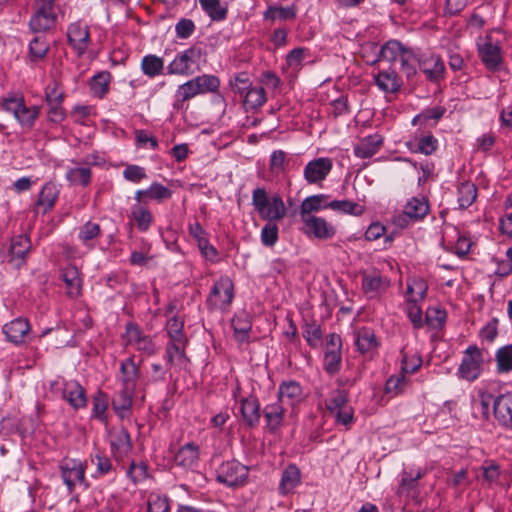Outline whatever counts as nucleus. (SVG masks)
<instances>
[{
    "label": "nucleus",
    "instance_id": "nucleus-1",
    "mask_svg": "<svg viewBox=\"0 0 512 512\" xmlns=\"http://www.w3.org/2000/svg\"><path fill=\"white\" fill-rule=\"evenodd\" d=\"M252 205L262 220L267 221L261 230V242L266 247L274 246L279 239L276 221L286 215V207L279 194L269 198L265 188H256L252 192Z\"/></svg>",
    "mask_w": 512,
    "mask_h": 512
},
{
    "label": "nucleus",
    "instance_id": "nucleus-2",
    "mask_svg": "<svg viewBox=\"0 0 512 512\" xmlns=\"http://www.w3.org/2000/svg\"><path fill=\"white\" fill-rule=\"evenodd\" d=\"M1 108L7 113L13 114L19 125L25 129H32L40 115V106L28 107L25 98L20 92H9L1 101Z\"/></svg>",
    "mask_w": 512,
    "mask_h": 512
},
{
    "label": "nucleus",
    "instance_id": "nucleus-3",
    "mask_svg": "<svg viewBox=\"0 0 512 512\" xmlns=\"http://www.w3.org/2000/svg\"><path fill=\"white\" fill-rule=\"evenodd\" d=\"M484 354L476 345L468 346L463 352V358L457 370L458 378L473 382L480 377L483 371Z\"/></svg>",
    "mask_w": 512,
    "mask_h": 512
},
{
    "label": "nucleus",
    "instance_id": "nucleus-4",
    "mask_svg": "<svg viewBox=\"0 0 512 512\" xmlns=\"http://www.w3.org/2000/svg\"><path fill=\"white\" fill-rule=\"evenodd\" d=\"M202 57V49L197 46H191L188 49L179 52L173 61L167 66L169 75L189 76L195 72L194 66L199 69V61Z\"/></svg>",
    "mask_w": 512,
    "mask_h": 512
},
{
    "label": "nucleus",
    "instance_id": "nucleus-5",
    "mask_svg": "<svg viewBox=\"0 0 512 512\" xmlns=\"http://www.w3.org/2000/svg\"><path fill=\"white\" fill-rule=\"evenodd\" d=\"M216 480L227 487H238L246 483L249 468L237 460L222 462L216 469Z\"/></svg>",
    "mask_w": 512,
    "mask_h": 512
},
{
    "label": "nucleus",
    "instance_id": "nucleus-6",
    "mask_svg": "<svg viewBox=\"0 0 512 512\" xmlns=\"http://www.w3.org/2000/svg\"><path fill=\"white\" fill-rule=\"evenodd\" d=\"M54 3L55 0H35V12L29 21L32 32H46L54 27L57 21Z\"/></svg>",
    "mask_w": 512,
    "mask_h": 512
},
{
    "label": "nucleus",
    "instance_id": "nucleus-7",
    "mask_svg": "<svg viewBox=\"0 0 512 512\" xmlns=\"http://www.w3.org/2000/svg\"><path fill=\"white\" fill-rule=\"evenodd\" d=\"M233 299L234 283L229 276L223 275L214 283L208 296L207 304L213 309L225 310L230 306Z\"/></svg>",
    "mask_w": 512,
    "mask_h": 512
},
{
    "label": "nucleus",
    "instance_id": "nucleus-8",
    "mask_svg": "<svg viewBox=\"0 0 512 512\" xmlns=\"http://www.w3.org/2000/svg\"><path fill=\"white\" fill-rule=\"evenodd\" d=\"M61 477L69 493H72L77 484H85L86 462L79 459H63L59 464Z\"/></svg>",
    "mask_w": 512,
    "mask_h": 512
},
{
    "label": "nucleus",
    "instance_id": "nucleus-9",
    "mask_svg": "<svg viewBox=\"0 0 512 512\" xmlns=\"http://www.w3.org/2000/svg\"><path fill=\"white\" fill-rule=\"evenodd\" d=\"M418 67L427 81L439 83L444 80L446 68L442 58L434 53H420Z\"/></svg>",
    "mask_w": 512,
    "mask_h": 512
},
{
    "label": "nucleus",
    "instance_id": "nucleus-10",
    "mask_svg": "<svg viewBox=\"0 0 512 512\" xmlns=\"http://www.w3.org/2000/svg\"><path fill=\"white\" fill-rule=\"evenodd\" d=\"M478 56L491 72H497L503 65L502 48L499 44L492 43L491 37L487 36L482 43L477 44Z\"/></svg>",
    "mask_w": 512,
    "mask_h": 512
},
{
    "label": "nucleus",
    "instance_id": "nucleus-11",
    "mask_svg": "<svg viewBox=\"0 0 512 512\" xmlns=\"http://www.w3.org/2000/svg\"><path fill=\"white\" fill-rule=\"evenodd\" d=\"M126 345L134 346L148 356L156 353V346L151 336L146 335L135 322H128L125 327Z\"/></svg>",
    "mask_w": 512,
    "mask_h": 512
},
{
    "label": "nucleus",
    "instance_id": "nucleus-12",
    "mask_svg": "<svg viewBox=\"0 0 512 512\" xmlns=\"http://www.w3.org/2000/svg\"><path fill=\"white\" fill-rule=\"evenodd\" d=\"M68 45L75 51L77 56H83L90 44V28L82 21H75L67 28Z\"/></svg>",
    "mask_w": 512,
    "mask_h": 512
},
{
    "label": "nucleus",
    "instance_id": "nucleus-13",
    "mask_svg": "<svg viewBox=\"0 0 512 512\" xmlns=\"http://www.w3.org/2000/svg\"><path fill=\"white\" fill-rule=\"evenodd\" d=\"M31 248V240L27 234L13 236L8 246L7 262L16 268L21 267L25 264L26 257Z\"/></svg>",
    "mask_w": 512,
    "mask_h": 512
},
{
    "label": "nucleus",
    "instance_id": "nucleus-14",
    "mask_svg": "<svg viewBox=\"0 0 512 512\" xmlns=\"http://www.w3.org/2000/svg\"><path fill=\"white\" fill-rule=\"evenodd\" d=\"M493 414L500 427L512 431V390L495 396Z\"/></svg>",
    "mask_w": 512,
    "mask_h": 512
},
{
    "label": "nucleus",
    "instance_id": "nucleus-15",
    "mask_svg": "<svg viewBox=\"0 0 512 512\" xmlns=\"http://www.w3.org/2000/svg\"><path fill=\"white\" fill-rule=\"evenodd\" d=\"M333 167L332 160L320 157L309 161L303 171V177L308 184H318L326 179Z\"/></svg>",
    "mask_w": 512,
    "mask_h": 512
},
{
    "label": "nucleus",
    "instance_id": "nucleus-16",
    "mask_svg": "<svg viewBox=\"0 0 512 512\" xmlns=\"http://www.w3.org/2000/svg\"><path fill=\"white\" fill-rule=\"evenodd\" d=\"M424 474L425 472L422 469H418L416 472L413 470H403L400 474V483L396 494L411 497L414 501L419 502L420 490L418 481Z\"/></svg>",
    "mask_w": 512,
    "mask_h": 512
},
{
    "label": "nucleus",
    "instance_id": "nucleus-17",
    "mask_svg": "<svg viewBox=\"0 0 512 512\" xmlns=\"http://www.w3.org/2000/svg\"><path fill=\"white\" fill-rule=\"evenodd\" d=\"M301 220L304 225V233L308 237L326 240L333 238L336 234V228L323 217H307Z\"/></svg>",
    "mask_w": 512,
    "mask_h": 512
},
{
    "label": "nucleus",
    "instance_id": "nucleus-18",
    "mask_svg": "<svg viewBox=\"0 0 512 512\" xmlns=\"http://www.w3.org/2000/svg\"><path fill=\"white\" fill-rule=\"evenodd\" d=\"M62 398L74 410L84 409L88 404L86 390L76 380L65 381L63 383Z\"/></svg>",
    "mask_w": 512,
    "mask_h": 512
},
{
    "label": "nucleus",
    "instance_id": "nucleus-19",
    "mask_svg": "<svg viewBox=\"0 0 512 512\" xmlns=\"http://www.w3.org/2000/svg\"><path fill=\"white\" fill-rule=\"evenodd\" d=\"M59 193L60 190L56 183L52 181L46 182L33 205V212L35 214L41 213L42 215H45L51 211L55 206Z\"/></svg>",
    "mask_w": 512,
    "mask_h": 512
},
{
    "label": "nucleus",
    "instance_id": "nucleus-20",
    "mask_svg": "<svg viewBox=\"0 0 512 512\" xmlns=\"http://www.w3.org/2000/svg\"><path fill=\"white\" fill-rule=\"evenodd\" d=\"M354 344L360 354L366 355L377 352L381 342L372 328L363 326L354 332Z\"/></svg>",
    "mask_w": 512,
    "mask_h": 512
},
{
    "label": "nucleus",
    "instance_id": "nucleus-21",
    "mask_svg": "<svg viewBox=\"0 0 512 512\" xmlns=\"http://www.w3.org/2000/svg\"><path fill=\"white\" fill-rule=\"evenodd\" d=\"M361 287L363 292L370 298L377 296L381 291L390 285L388 278L383 277L378 269L363 271Z\"/></svg>",
    "mask_w": 512,
    "mask_h": 512
},
{
    "label": "nucleus",
    "instance_id": "nucleus-22",
    "mask_svg": "<svg viewBox=\"0 0 512 512\" xmlns=\"http://www.w3.org/2000/svg\"><path fill=\"white\" fill-rule=\"evenodd\" d=\"M240 413L246 427L255 428L259 425L261 408L259 400L254 395L240 398Z\"/></svg>",
    "mask_w": 512,
    "mask_h": 512
},
{
    "label": "nucleus",
    "instance_id": "nucleus-23",
    "mask_svg": "<svg viewBox=\"0 0 512 512\" xmlns=\"http://www.w3.org/2000/svg\"><path fill=\"white\" fill-rule=\"evenodd\" d=\"M31 327L29 321L25 318L19 317L6 323L2 332L5 334L6 339L15 344L21 345L25 342V337L29 333Z\"/></svg>",
    "mask_w": 512,
    "mask_h": 512
},
{
    "label": "nucleus",
    "instance_id": "nucleus-24",
    "mask_svg": "<svg viewBox=\"0 0 512 512\" xmlns=\"http://www.w3.org/2000/svg\"><path fill=\"white\" fill-rule=\"evenodd\" d=\"M119 372L121 386L136 390L141 371L140 365L135 363L134 355L120 362Z\"/></svg>",
    "mask_w": 512,
    "mask_h": 512
},
{
    "label": "nucleus",
    "instance_id": "nucleus-25",
    "mask_svg": "<svg viewBox=\"0 0 512 512\" xmlns=\"http://www.w3.org/2000/svg\"><path fill=\"white\" fill-rule=\"evenodd\" d=\"M61 278L66 286V294L70 298H77L82 292V278L79 269L69 264L61 270Z\"/></svg>",
    "mask_w": 512,
    "mask_h": 512
},
{
    "label": "nucleus",
    "instance_id": "nucleus-26",
    "mask_svg": "<svg viewBox=\"0 0 512 512\" xmlns=\"http://www.w3.org/2000/svg\"><path fill=\"white\" fill-rule=\"evenodd\" d=\"M278 401L294 406L303 399V390L299 382L295 380L283 381L278 387Z\"/></svg>",
    "mask_w": 512,
    "mask_h": 512
},
{
    "label": "nucleus",
    "instance_id": "nucleus-27",
    "mask_svg": "<svg viewBox=\"0 0 512 512\" xmlns=\"http://www.w3.org/2000/svg\"><path fill=\"white\" fill-rule=\"evenodd\" d=\"M135 391L134 389L121 386V389L112 399V408L119 418L123 419L131 412Z\"/></svg>",
    "mask_w": 512,
    "mask_h": 512
},
{
    "label": "nucleus",
    "instance_id": "nucleus-28",
    "mask_svg": "<svg viewBox=\"0 0 512 512\" xmlns=\"http://www.w3.org/2000/svg\"><path fill=\"white\" fill-rule=\"evenodd\" d=\"M382 145L383 137L381 135H368L354 145L353 152L358 158H371L380 150Z\"/></svg>",
    "mask_w": 512,
    "mask_h": 512
},
{
    "label": "nucleus",
    "instance_id": "nucleus-29",
    "mask_svg": "<svg viewBox=\"0 0 512 512\" xmlns=\"http://www.w3.org/2000/svg\"><path fill=\"white\" fill-rule=\"evenodd\" d=\"M111 450L116 457H123L132 450L131 437L128 430L124 427L114 430L110 433Z\"/></svg>",
    "mask_w": 512,
    "mask_h": 512
},
{
    "label": "nucleus",
    "instance_id": "nucleus-30",
    "mask_svg": "<svg viewBox=\"0 0 512 512\" xmlns=\"http://www.w3.org/2000/svg\"><path fill=\"white\" fill-rule=\"evenodd\" d=\"M374 81L377 87L385 93H396L403 85L402 79L394 69L380 71L374 76Z\"/></svg>",
    "mask_w": 512,
    "mask_h": 512
},
{
    "label": "nucleus",
    "instance_id": "nucleus-31",
    "mask_svg": "<svg viewBox=\"0 0 512 512\" xmlns=\"http://www.w3.org/2000/svg\"><path fill=\"white\" fill-rule=\"evenodd\" d=\"M231 326L234 331V337L239 343L247 341L252 329L251 315L247 311H240L232 318Z\"/></svg>",
    "mask_w": 512,
    "mask_h": 512
},
{
    "label": "nucleus",
    "instance_id": "nucleus-32",
    "mask_svg": "<svg viewBox=\"0 0 512 512\" xmlns=\"http://www.w3.org/2000/svg\"><path fill=\"white\" fill-rule=\"evenodd\" d=\"M429 212L428 201L422 197H413L404 206L403 216L399 217V220L405 221L404 217L409 218L412 221L422 220Z\"/></svg>",
    "mask_w": 512,
    "mask_h": 512
},
{
    "label": "nucleus",
    "instance_id": "nucleus-33",
    "mask_svg": "<svg viewBox=\"0 0 512 512\" xmlns=\"http://www.w3.org/2000/svg\"><path fill=\"white\" fill-rule=\"evenodd\" d=\"M266 427L271 432H276L283 424L285 409L281 402L268 404L263 409Z\"/></svg>",
    "mask_w": 512,
    "mask_h": 512
},
{
    "label": "nucleus",
    "instance_id": "nucleus-34",
    "mask_svg": "<svg viewBox=\"0 0 512 512\" xmlns=\"http://www.w3.org/2000/svg\"><path fill=\"white\" fill-rule=\"evenodd\" d=\"M329 195L326 194H316L312 196L306 197L301 205H300V217L301 219H305L307 217H315L312 215L313 212H318L323 209L329 208L327 204V199Z\"/></svg>",
    "mask_w": 512,
    "mask_h": 512
},
{
    "label": "nucleus",
    "instance_id": "nucleus-35",
    "mask_svg": "<svg viewBox=\"0 0 512 512\" xmlns=\"http://www.w3.org/2000/svg\"><path fill=\"white\" fill-rule=\"evenodd\" d=\"M405 49L406 47H404L400 41L390 40L380 47L376 53V58L371 62V64L381 60L395 62L400 58Z\"/></svg>",
    "mask_w": 512,
    "mask_h": 512
},
{
    "label": "nucleus",
    "instance_id": "nucleus-36",
    "mask_svg": "<svg viewBox=\"0 0 512 512\" xmlns=\"http://www.w3.org/2000/svg\"><path fill=\"white\" fill-rule=\"evenodd\" d=\"M199 459V449L194 443H187L179 449L174 457L175 464L183 468H192Z\"/></svg>",
    "mask_w": 512,
    "mask_h": 512
},
{
    "label": "nucleus",
    "instance_id": "nucleus-37",
    "mask_svg": "<svg viewBox=\"0 0 512 512\" xmlns=\"http://www.w3.org/2000/svg\"><path fill=\"white\" fill-rule=\"evenodd\" d=\"M102 230L98 223L87 221L79 227L77 238L88 249L95 248V240L101 235Z\"/></svg>",
    "mask_w": 512,
    "mask_h": 512
},
{
    "label": "nucleus",
    "instance_id": "nucleus-38",
    "mask_svg": "<svg viewBox=\"0 0 512 512\" xmlns=\"http://www.w3.org/2000/svg\"><path fill=\"white\" fill-rule=\"evenodd\" d=\"M416 153H421L426 156L432 155L439 146L438 139L431 132L416 133L414 137Z\"/></svg>",
    "mask_w": 512,
    "mask_h": 512
},
{
    "label": "nucleus",
    "instance_id": "nucleus-39",
    "mask_svg": "<svg viewBox=\"0 0 512 512\" xmlns=\"http://www.w3.org/2000/svg\"><path fill=\"white\" fill-rule=\"evenodd\" d=\"M197 95H199V92L194 80H188L187 82L178 86L174 95L175 100L173 103V108L175 110H183L185 102L196 97Z\"/></svg>",
    "mask_w": 512,
    "mask_h": 512
},
{
    "label": "nucleus",
    "instance_id": "nucleus-40",
    "mask_svg": "<svg viewBox=\"0 0 512 512\" xmlns=\"http://www.w3.org/2000/svg\"><path fill=\"white\" fill-rule=\"evenodd\" d=\"M109 407V397L107 393L98 390L92 397L91 417L97 419L101 423H107V410Z\"/></svg>",
    "mask_w": 512,
    "mask_h": 512
},
{
    "label": "nucleus",
    "instance_id": "nucleus-41",
    "mask_svg": "<svg viewBox=\"0 0 512 512\" xmlns=\"http://www.w3.org/2000/svg\"><path fill=\"white\" fill-rule=\"evenodd\" d=\"M50 50V45L44 35H38L31 39L28 47V57L33 63L43 60Z\"/></svg>",
    "mask_w": 512,
    "mask_h": 512
},
{
    "label": "nucleus",
    "instance_id": "nucleus-42",
    "mask_svg": "<svg viewBox=\"0 0 512 512\" xmlns=\"http://www.w3.org/2000/svg\"><path fill=\"white\" fill-rule=\"evenodd\" d=\"M146 196L149 199L156 200L158 202H162L171 198L172 191L161 183L154 182L150 185L149 188L144 190H138L135 193V200L137 202L141 201V197Z\"/></svg>",
    "mask_w": 512,
    "mask_h": 512
},
{
    "label": "nucleus",
    "instance_id": "nucleus-43",
    "mask_svg": "<svg viewBox=\"0 0 512 512\" xmlns=\"http://www.w3.org/2000/svg\"><path fill=\"white\" fill-rule=\"evenodd\" d=\"M301 482V474L299 468L290 464L283 471L279 489L283 494L291 492Z\"/></svg>",
    "mask_w": 512,
    "mask_h": 512
},
{
    "label": "nucleus",
    "instance_id": "nucleus-44",
    "mask_svg": "<svg viewBox=\"0 0 512 512\" xmlns=\"http://www.w3.org/2000/svg\"><path fill=\"white\" fill-rule=\"evenodd\" d=\"M496 372L507 374L512 372V343L499 347L495 352Z\"/></svg>",
    "mask_w": 512,
    "mask_h": 512
},
{
    "label": "nucleus",
    "instance_id": "nucleus-45",
    "mask_svg": "<svg viewBox=\"0 0 512 512\" xmlns=\"http://www.w3.org/2000/svg\"><path fill=\"white\" fill-rule=\"evenodd\" d=\"M297 9L294 5L288 7L282 6H269L263 13V18L266 21L274 22L275 20H293L296 18Z\"/></svg>",
    "mask_w": 512,
    "mask_h": 512
},
{
    "label": "nucleus",
    "instance_id": "nucleus-46",
    "mask_svg": "<svg viewBox=\"0 0 512 512\" xmlns=\"http://www.w3.org/2000/svg\"><path fill=\"white\" fill-rule=\"evenodd\" d=\"M131 217L135 220L140 231H147L153 223V216L149 209L140 202L131 207Z\"/></svg>",
    "mask_w": 512,
    "mask_h": 512
},
{
    "label": "nucleus",
    "instance_id": "nucleus-47",
    "mask_svg": "<svg viewBox=\"0 0 512 512\" xmlns=\"http://www.w3.org/2000/svg\"><path fill=\"white\" fill-rule=\"evenodd\" d=\"M199 4L213 21H222L227 17V6L223 5L220 0H199Z\"/></svg>",
    "mask_w": 512,
    "mask_h": 512
},
{
    "label": "nucleus",
    "instance_id": "nucleus-48",
    "mask_svg": "<svg viewBox=\"0 0 512 512\" xmlns=\"http://www.w3.org/2000/svg\"><path fill=\"white\" fill-rule=\"evenodd\" d=\"M164 60L154 54L145 55L141 60V70L143 74L154 78L163 73Z\"/></svg>",
    "mask_w": 512,
    "mask_h": 512
},
{
    "label": "nucleus",
    "instance_id": "nucleus-49",
    "mask_svg": "<svg viewBox=\"0 0 512 512\" xmlns=\"http://www.w3.org/2000/svg\"><path fill=\"white\" fill-rule=\"evenodd\" d=\"M66 180L72 185L89 186L92 182V171L89 167L69 168L65 175Z\"/></svg>",
    "mask_w": 512,
    "mask_h": 512
},
{
    "label": "nucleus",
    "instance_id": "nucleus-50",
    "mask_svg": "<svg viewBox=\"0 0 512 512\" xmlns=\"http://www.w3.org/2000/svg\"><path fill=\"white\" fill-rule=\"evenodd\" d=\"M457 200L461 209H466L477 197V187L470 181L461 183L457 188Z\"/></svg>",
    "mask_w": 512,
    "mask_h": 512
},
{
    "label": "nucleus",
    "instance_id": "nucleus-51",
    "mask_svg": "<svg viewBox=\"0 0 512 512\" xmlns=\"http://www.w3.org/2000/svg\"><path fill=\"white\" fill-rule=\"evenodd\" d=\"M419 54L413 49L406 48L399 58L401 70L408 79L414 77L417 73Z\"/></svg>",
    "mask_w": 512,
    "mask_h": 512
},
{
    "label": "nucleus",
    "instance_id": "nucleus-52",
    "mask_svg": "<svg viewBox=\"0 0 512 512\" xmlns=\"http://www.w3.org/2000/svg\"><path fill=\"white\" fill-rule=\"evenodd\" d=\"M111 74L108 71H101L94 75L90 81V89L94 96L102 99L109 91Z\"/></svg>",
    "mask_w": 512,
    "mask_h": 512
},
{
    "label": "nucleus",
    "instance_id": "nucleus-53",
    "mask_svg": "<svg viewBox=\"0 0 512 512\" xmlns=\"http://www.w3.org/2000/svg\"><path fill=\"white\" fill-rule=\"evenodd\" d=\"M244 105L251 110L263 106L267 100L265 90L262 86L250 87L244 92Z\"/></svg>",
    "mask_w": 512,
    "mask_h": 512
},
{
    "label": "nucleus",
    "instance_id": "nucleus-54",
    "mask_svg": "<svg viewBox=\"0 0 512 512\" xmlns=\"http://www.w3.org/2000/svg\"><path fill=\"white\" fill-rule=\"evenodd\" d=\"M193 80L199 95L218 92L220 87V79L215 75L203 74L193 78Z\"/></svg>",
    "mask_w": 512,
    "mask_h": 512
},
{
    "label": "nucleus",
    "instance_id": "nucleus-55",
    "mask_svg": "<svg viewBox=\"0 0 512 512\" xmlns=\"http://www.w3.org/2000/svg\"><path fill=\"white\" fill-rule=\"evenodd\" d=\"M187 340H183L182 343H178V341L170 340L167 343L165 350V359L167 361L168 366H172L174 359L177 358L179 362H186L188 358L186 356L184 346Z\"/></svg>",
    "mask_w": 512,
    "mask_h": 512
},
{
    "label": "nucleus",
    "instance_id": "nucleus-56",
    "mask_svg": "<svg viewBox=\"0 0 512 512\" xmlns=\"http://www.w3.org/2000/svg\"><path fill=\"white\" fill-rule=\"evenodd\" d=\"M446 108L443 106H436L423 110L421 113L415 115L411 121L412 125H426L430 120L438 122L445 114Z\"/></svg>",
    "mask_w": 512,
    "mask_h": 512
},
{
    "label": "nucleus",
    "instance_id": "nucleus-57",
    "mask_svg": "<svg viewBox=\"0 0 512 512\" xmlns=\"http://www.w3.org/2000/svg\"><path fill=\"white\" fill-rule=\"evenodd\" d=\"M329 209L345 214L360 216L364 213V207L350 200H333L327 204Z\"/></svg>",
    "mask_w": 512,
    "mask_h": 512
},
{
    "label": "nucleus",
    "instance_id": "nucleus-58",
    "mask_svg": "<svg viewBox=\"0 0 512 512\" xmlns=\"http://www.w3.org/2000/svg\"><path fill=\"white\" fill-rule=\"evenodd\" d=\"M408 384V381L406 379V374L400 371L397 375H391L384 387L385 394H389L392 396H397L404 392L406 386Z\"/></svg>",
    "mask_w": 512,
    "mask_h": 512
},
{
    "label": "nucleus",
    "instance_id": "nucleus-59",
    "mask_svg": "<svg viewBox=\"0 0 512 512\" xmlns=\"http://www.w3.org/2000/svg\"><path fill=\"white\" fill-rule=\"evenodd\" d=\"M349 395L346 390L336 389L325 400V406L330 414H334L336 410L348 405Z\"/></svg>",
    "mask_w": 512,
    "mask_h": 512
},
{
    "label": "nucleus",
    "instance_id": "nucleus-60",
    "mask_svg": "<svg viewBox=\"0 0 512 512\" xmlns=\"http://www.w3.org/2000/svg\"><path fill=\"white\" fill-rule=\"evenodd\" d=\"M90 461L96 466L94 477L106 475L113 469L110 458L100 450H97L95 453L90 455Z\"/></svg>",
    "mask_w": 512,
    "mask_h": 512
},
{
    "label": "nucleus",
    "instance_id": "nucleus-61",
    "mask_svg": "<svg viewBox=\"0 0 512 512\" xmlns=\"http://www.w3.org/2000/svg\"><path fill=\"white\" fill-rule=\"evenodd\" d=\"M184 320L177 315L172 316L168 319L166 324L167 334L172 341H178V343H182L183 340H186L184 337Z\"/></svg>",
    "mask_w": 512,
    "mask_h": 512
},
{
    "label": "nucleus",
    "instance_id": "nucleus-62",
    "mask_svg": "<svg viewBox=\"0 0 512 512\" xmlns=\"http://www.w3.org/2000/svg\"><path fill=\"white\" fill-rule=\"evenodd\" d=\"M342 362L341 352L325 351L323 368L329 375H335L340 371Z\"/></svg>",
    "mask_w": 512,
    "mask_h": 512
},
{
    "label": "nucleus",
    "instance_id": "nucleus-63",
    "mask_svg": "<svg viewBox=\"0 0 512 512\" xmlns=\"http://www.w3.org/2000/svg\"><path fill=\"white\" fill-rule=\"evenodd\" d=\"M148 466L145 462L136 463L134 461L131 462L128 471L127 477L134 483L139 484L144 482L148 478Z\"/></svg>",
    "mask_w": 512,
    "mask_h": 512
},
{
    "label": "nucleus",
    "instance_id": "nucleus-64",
    "mask_svg": "<svg viewBox=\"0 0 512 512\" xmlns=\"http://www.w3.org/2000/svg\"><path fill=\"white\" fill-rule=\"evenodd\" d=\"M46 104L48 106L47 120L49 122L59 124L65 120L66 112L62 105L63 101H52Z\"/></svg>",
    "mask_w": 512,
    "mask_h": 512
}]
</instances>
